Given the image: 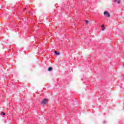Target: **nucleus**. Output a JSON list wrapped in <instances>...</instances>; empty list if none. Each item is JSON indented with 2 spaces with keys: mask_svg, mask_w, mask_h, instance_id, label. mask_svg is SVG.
I'll return each mask as SVG.
<instances>
[{
  "mask_svg": "<svg viewBox=\"0 0 124 124\" xmlns=\"http://www.w3.org/2000/svg\"><path fill=\"white\" fill-rule=\"evenodd\" d=\"M104 30H105V28H104L102 29V31H104Z\"/></svg>",
  "mask_w": 124,
  "mask_h": 124,
  "instance_id": "nucleus-8",
  "label": "nucleus"
},
{
  "mask_svg": "<svg viewBox=\"0 0 124 124\" xmlns=\"http://www.w3.org/2000/svg\"><path fill=\"white\" fill-rule=\"evenodd\" d=\"M117 2H118V4H120V2H121V1H118Z\"/></svg>",
  "mask_w": 124,
  "mask_h": 124,
  "instance_id": "nucleus-9",
  "label": "nucleus"
},
{
  "mask_svg": "<svg viewBox=\"0 0 124 124\" xmlns=\"http://www.w3.org/2000/svg\"><path fill=\"white\" fill-rule=\"evenodd\" d=\"M47 99H45L41 102L42 104H43V105H45L47 103Z\"/></svg>",
  "mask_w": 124,
  "mask_h": 124,
  "instance_id": "nucleus-1",
  "label": "nucleus"
},
{
  "mask_svg": "<svg viewBox=\"0 0 124 124\" xmlns=\"http://www.w3.org/2000/svg\"><path fill=\"white\" fill-rule=\"evenodd\" d=\"M53 70V68H52V67H49L48 68V71H51V70Z\"/></svg>",
  "mask_w": 124,
  "mask_h": 124,
  "instance_id": "nucleus-3",
  "label": "nucleus"
},
{
  "mask_svg": "<svg viewBox=\"0 0 124 124\" xmlns=\"http://www.w3.org/2000/svg\"><path fill=\"white\" fill-rule=\"evenodd\" d=\"M101 28H105V27H104V25H102V26H101Z\"/></svg>",
  "mask_w": 124,
  "mask_h": 124,
  "instance_id": "nucleus-7",
  "label": "nucleus"
},
{
  "mask_svg": "<svg viewBox=\"0 0 124 124\" xmlns=\"http://www.w3.org/2000/svg\"><path fill=\"white\" fill-rule=\"evenodd\" d=\"M85 22L86 23V24H88L89 23V20H86Z\"/></svg>",
  "mask_w": 124,
  "mask_h": 124,
  "instance_id": "nucleus-6",
  "label": "nucleus"
},
{
  "mask_svg": "<svg viewBox=\"0 0 124 124\" xmlns=\"http://www.w3.org/2000/svg\"><path fill=\"white\" fill-rule=\"evenodd\" d=\"M104 15H107L108 17H110V14H109L107 11L104 12Z\"/></svg>",
  "mask_w": 124,
  "mask_h": 124,
  "instance_id": "nucleus-2",
  "label": "nucleus"
},
{
  "mask_svg": "<svg viewBox=\"0 0 124 124\" xmlns=\"http://www.w3.org/2000/svg\"><path fill=\"white\" fill-rule=\"evenodd\" d=\"M114 2H116V1H117V0H114Z\"/></svg>",
  "mask_w": 124,
  "mask_h": 124,
  "instance_id": "nucleus-10",
  "label": "nucleus"
},
{
  "mask_svg": "<svg viewBox=\"0 0 124 124\" xmlns=\"http://www.w3.org/2000/svg\"><path fill=\"white\" fill-rule=\"evenodd\" d=\"M1 115H3V116H5V113H4V112H1Z\"/></svg>",
  "mask_w": 124,
  "mask_h": 124,
  "instance_id": "nucleus-5",
  "label": "nucleus"
},
{
  "mask_svg": "<svg viewBox=\"0 0 124 124\" xmlns=\"http://www.w3.org/2000/svg\"><path fill=\"white\" fill-rule=\"evenodd\" d=\"M55 53L57 56H59V55H60V53L58 52L57 51H55Z\"/></svg>",
  "mask_w": 124,
  "mask_h": 124,
  "instance_id": "nucleus-4",
  "label": "nucleus"
}]
</instances>
